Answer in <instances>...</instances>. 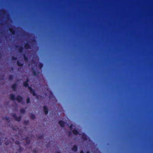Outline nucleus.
<instances>
[{"mask_svg": "<svg viewBox=\"0 0 153 153\" xmlns=\"http://www.w3.org/2000/svg\"><path fill=\"white\" fill-rule=\"evenodd\" d=\"M23 97L19 95H18L16 99V100H17L19 102H21L23 100Z\"/></svg>", "mask_w": 153, "mask_h": 153, "instance_id": "1", "label": "nucleus"}, {"mask_svg": "<svg viewBox=\"0 0 153 153\" xmlns=\"http://www.w3.org/2000/svg\"><path fill=\"white\" fill-rule=\"evenodd\" d=\"M15 47L16 48H19L18 51L20 53H22L23 50V48L22 46H19V45H16Z\"/></svg>", "mask_w": 153, "mask_h": 153, "instance_id": "2", "label": "nucleus"}, {"mask_svg": "<svg viewBox=\"0 0 153 153\" xmlns=\"http://www.w3.org/2000/svg\"><path fill=\"white\" fill-rule=\"evenodd\" d=\"M43 108L45 114L47 115L48 112V110L47 107L46 105H45L43 106Z\"/></svg>", "mask_w": 153, "mask_h": 153, "instance_id": "3", "label": "nucleus"}, {"mask_svg": "<svg viewBox=\"0 0 153 153\" xmlns=\"http://www.w3.org/2000/svg\"><path fill=\"white\" fill-rule=\"evenodd\" d=\"M58 123L62 127H64L65 124V123L64 122L61 120H59L58 122Z\"/></svg>", "mask_w": 153, "mask_h": 153, "instance_id": "4", "label": "nucleus"}, {"mask_svg": "<svg viewBox=\"0 0 153 153\" xmlns=\"http://www.w3.org/2000/svg\"><path fill=\"white\" fill-rule=\"evenodd\" d=\"M81 137L82 139L85 141L87 140L88 138L87 135L84 133H83Z\"/></svg>", "mask_w": 153, "mask_h": 153, "instance_id": "5", "label": "nucleus"}, {"mask_svg": "<svg viewBox=\"0 0 153 153\" xmlns=\"http://www.w3.org/2000/svg\"><path fill=\"white\" fill-rule=\"evenodd\" d=\"M17 87V85L16 83L13 84L11 86L13 90L14 91L16 90Z\"/></svg>", "mask_w": 153, "mask_h": 153, "instance_id": "6", "label": "nucleus"}, {"mask_svg": "<svg viewBox=\"0 0 153 153\" xmlns=\"http://www.w3.org/2000/svg\"><path fill=\"white\" fill-rule=\"evenodd\" d=\"M24 48L25 49H29L31 48L30 45L28 42L25 43L24 45Z\"/></svg>", "mask_w": 153, "mask_h": 153, "instance_id": "7", "label": "nucleus"}, {"mask_svg": "<svg viewBox=\"0 0 153 153\" xmlns=\"http://www.w3.org/2000/svg\"><path fill=\"white\" fill-rule=\"evenodd\" d=\"M9 30L10 33L13 35H14L15 34V31L14 30L13 27L9 28Z\"/></svg>", "mask_w": 153, "mask_h": 153, "instance_id": "8", "label": "nucleus"}, {"mask_svg": "<svg viewBox=\"0 0 153 153\" xmlns=\"http://www.w3.org/2000/svg\"><path fill=\"white\" fill-rule=\"evenodd\" d=\"M25 140L26 141V145H28L30 143V137H25Z\"/></svg>", "mask_w": 153, "mask_h": 153, "instance_id": "9", "label": "nucleus"}, {"mask_svg": "<svg viewBox=\"0 0 153 153\" xmlns=\"http://www.w3.org/2000/svg\"><path fill=\"white\" fill-rule=\"evenodd\" d=\"M71 149L74 152H76L78 150L77 146L76 145H75L73 146Z\"/></svg>", "mask_w": 153, "mask_h": 153, "instance_id": "10", "label": "nucleus"}, {"mask_svg": "<svg viewBox=\"0 0 153 153\" xmlns=\"http://www.w3.org/2000/svg\"><path fill=\"white\" fill-rule=\"evenodd\" d=\"M10 99L12 100H16V98H15V96L14 94H11L10 95Z\"/></svg>", "mask_w": 153, "mask_h": 153, "instance_id": "11", "label": "nucleus"}, {"mask_svg": "<svg viewBox=\"0 0 153 153\" xmlns=\"http://www.w3.org/2000/svg\"><path fill=\"white\" fill-rule=\"evenodd\" d=\"M30 94H32L33 96H37L36 94V93L34 90L32 89L30 91Z\"/></svg>", "mask_w": 153, "mask_h": 153, "instance_id": "12", "label": "nucleus"}, {"mask_svg": "<svg viewBox=\"0 0 153 153\" xmlns=\"http://www.w3.org/2000/svg\"><path fill=\"white\" fill-rule=\"evenodd\" d=\"M30 94H32L33 96H37L36 94V93L34 90L32 89L30 91Z\"/></svg>", "mask_w": 153, "mask_h": 153, "instance_id": "13", "label": "nucleus"}, {"mask_svg": "<svg viewBox=\"0 0 153 153\" xmlns=\"http://www.w3.org/2000/svg\"><path fill=\"white\" fill-rule=\"evenodd\" d=\"M72 131L73 134L75 135H77L78 134H79L78 131L76 129H74V130H73Z\"/></svg>", "mask_w": 153, "mask_h": 153, "instance_id": "14", "label": "nucleus"}, {"mask_svg": "<svg viewBox=\"0 0 153 153\" xmlns=\"http://www.w3.org/2000/svg\"><path fill=\"white\" fill-rule=\"evenodd\" d=\"M32 72L33 73L34 76H36L37 75L36 72L35 70L33 68H32Z\"/></svg>", "mask_w": 153, "mask_h": 153, "instance_id": "15", "label": "nucleus"}, {"mask_svg": "<svg viewBox=\"0 0 153 153\" xmlns=\"http://www.w3.org/2000/svg\"><path fill=\"white\" fill-rule=\"evenodd\" d=\"M17 64L18 66L22 67L23 65V63L20 62L19 61H18L17 62Z\"/></svg>", "mask_w": 153, "mask_h": 153, "instance_id": "16", "label": "nucleus"}, {"mask_svg": "<svg viewBox=\"0 0 153 153\" xmlns=\"http://www.w3.org/2000/svg\"><path fill=\"white\" fill-rule=\"evenodd\" d=\"M22 118V117L21 116H19V117H17L15 119V120L18 121V122H19L21 121Z\"/></svg>", "mask_w": 153, "mask_h": 153, "instance_id": "17", "label": "nucleus"}, {"mask_svg": "<svg viewBox=\"0 0 153 153\" xmlns=\"http://www.w3.org/2000/svg\"><path fill=\"white\" fill-rule=\"evenodd\" d=\"M23 56L24 58L25 61V62H27L28 61V58L27 56H26L25 54H23Z\"/></svg>", "mask_w": 153, "mask_h": 153, "instance_id": "18", "label": "nucleus"}, {"mask_svg": "<svg viewBox=\"0 0 153 153\" xmlns=\"http://www.w3.org/2000/svg\"><path fill=\"white\" fill-rule=\"evenodd\" d=\"M30 118L32 120H34L36 116L34 114H31L30 116Z\"/></svg>", "mask_w": 153, "mask_h": 153, "instance_id": "19", "label": "nucleus"}, {"mask_svg": "<svg viewBox=\"0 0 153 153\" xmlns=\"http://www.w3.org/2000/svg\"><path fill=\"white\" fill-rule=\"evenodd\" d=\"M23 86L25 87H27V86H28L29 85V84L28 82H26L25 81L23 83Z\"/></svg>", "mask_w": 153, "mask_h": 153, "instance_id": "20", "label": "nucleus"}, {"mask_svg": "<svg viewBox=\"0 0 153 153\" xmlns=\"http://www.w3.org/2000/svg\"><path fill=\"white\" fill-rule=\"evenodd\" d=\"M23 148L21 147V146H19V148L18 150V152H19V153H21L23 151Z\"/></svg>", "mask_w": 153, "mask_h": 153, "instance_id": "21", "label": "nucleus"}, {"mask_svg": "<svg viewBox=\"0 0 153 153\" xmlns=\"http://www.w3.org/2000/svg\"><path fill=\"white\" fill-rule=\"evenodd\" d=\"M10 141L9 140L7 139L6 140H5V144L6 146H7L10 143Z\"/></svg>", "mask_w": 153, "mask_h": 153, "instance_id": "22", "label": "nucleus"}, {"mask_svg": "<svg viewBox=\"0 0 153 153\" xmlns=\"http://www.w3.org/2000/svg\"><path fill=\"white\" fill-rule=\"evenodd\" d=\"M20 111L21 113L22 114H25V110L24 108L21 109Z\"/></svg>", "mask_w": 153, "mask_h": 153, "instance_id": "23", "label": "nucleus"}, {"mask_svg": "<svg viewBox=\"0 0 153 153\" xmlns=\"http://www.w3.org/2000/svg\"><path fill=\"white\" fill-rule=\"evenodd\" d=\"M44 136L43 134H40L38 135V138L39 139H41L43 138Z\"/></svg>", "mask_w": 153, "mask_h": 153, "instance_id": "24", "label": "nucleus"}, {"mask_svg": "<svg viewBox=\"0 0 153 153\" xmlns=\"http://www.w3.org/2000/svg\"><path fill=\"white\" fill-rule=\"evenodd\" d=\"M43 66V63H39L38 65L39 67L41 69L42 68Z\"/></svg>", "mask_w": 153, "mask_h": 153, "instance_id": "25", "label": "nucleus"}, {"mask_svg": "<svg viewBox=\"0 0 153 153\" xmlns=\"http://www.w3.org/2000/svg\"><path fill=\"white\" fill-rule=\"evenodd\" d=\"M13 75H10L9 76V79L10 80H13Z\"/></svg>", "mask_w": 153, "mask_h": 153, "instance_id": "26", "label": "nucleus"}, {"mask_svg": "<svg viewBox=\"0 0 153 153\" xmlns=\"http://www.w3.org/2000/svg\"><path fill=\"white\" fill-rule=\"evenodd\" d=\"M26 102L27 103H29L30 102V98L29 97H28L26 100Z\"/></svg>", "mask_w": 153, "mask_h": 153, "instance_id": "27", "label": "nucleus"}, {"mask_svg": "<svg viewBox=\"0 0 153 153\" xmlns=\"http://www.w3.org/2000/svg\"><path fill=\"white\" fill-rule=\"evenodd\" d=\"M12 117H14V118L15 119H15L16 118L17 116L16 115V114H12Z\"/></svg>", "mask_w": 153, "mask_h": 153, "instance_id": "28", "label": "nucleus"}, {"mask_svg": "<svg viewBox=\"0 0 153 153\" xmlns=\"http://www.w3.org/2000/svg\"><path fill=\"white\" fill-rule=\"evenodd\" d=\"M15 143L17 145H20V142L18 140L16 141L15 142Z\"/></svg>", "mask_w": 153, "mask_h": 153, "instance_id": "29", "label": "nucleus"}, {"mask_svg": "<svg viewBox=\"0 0 153 153\" xmlns=\"http://www.w3.org/2000/svg\"><path fill=\"white\" fill-rule=\"evenodd\" d=\"M11 58L13 60H16L17 59V58L16 57H15L14 56H12Z\"/></svg>", "mask_w": 153, "mask_h": 153, "instance_id": "30", "label": "nucleus"}, {"mask_svg": "<svg viewBox=\"0 0 153 153\" xmlns=\"http://www.w3.org/2000/svg\"><path fill=\"white\" fill-rule=\"evenodd\" d=\"M37 151L36 149H33V153H37Z\"/></svg>", "mask_w": 153, "mask_h": 153, "instance_id": "31", "label": "nucleus"}, {"mask_svg": "<svg viewBox=\"0 0 153 153\" xmlns=\"http://www.w3.org/2000/svg\"><path fill=\"white\" fill-rule=\"evenodd\" d=\"M24 123L25 124H27L28 123H29V121H28V120H26V121H25L24 122Z\"/></svg>", "mask_w": 153, "mask_h": 153, "instance_id": "32", "label": "nucleus"}, {"mask_svg": "<svg viewBox=\"0 0 153 153\" xmlns=\"http://www.w3.org/2000/svg\"><path fill=\"white\" fill-rule=\"evenodd\" d=\"M4 119L5 120H7V121L8 120H9V117H5L4 118Z\"/></svg>", "mask_w": 153, "mask_h": 153, "instance_id": "33", "label": "nucleus"}, {"mask_svg": "<svg viewBox=\"0 0 153 153\" xmlns=\"http://www.w3.org/2000/svg\"><path fill=\"white\" fill-rule=\"evenodd\" d=\"M27 87H28V89L30 91L33 89L31 86H29V85L28 86H27Z\"/></svg>", "mask_w": 153, "mask_h": 153, "instance_id": "34", "label": "nucleus"}, {"mask_svg": "<svg viewBox=\"0 0 153 153\" xmlns=\"http://www.w3.org/2000/svg\"><path fill=\"white\" fill-rule=\"evenodd\" d=\"M73 127V125L72 124H71L70 126V128L71 130H72Z\"/></svg>", "mask_w": 153, "mask_h": 153, "instance_id": "35", "label": "nucleus"}, {"mask_svg": "<svg viewBox=\"0 0 153 153\" xmlns=\"http://www.w3.org/2000/svg\"><path fill=\"white\" fill-rule=\"evenodd\" d=\"M29 79L28 78H27L26 79V80L25 81L26 82H27L28 83V82H29Z\"/></svg>", "mask_w": 153, "mask_h": 153, "instance_id": "36", "label": "nucleus"}, {"mask_svg": "<svg viewBox=\"0 0 153 153\" xmlns=\"http://www.w3.org/2000/svg\"><path fill=\"white\" fill-rule=\"evenodd\" d=\"M1 138L0 137V145H1L2 144V142H1Z\"/></svg>", "mask_w": 153, "mask_h": 153, "instance_id": "37", "label": "nucleus"}, {"mask_svg": "<svg viewBox=\"0 0 153 153\" xmlns=\"http://www.w3.org/2000/svg\"><path fill=\"white\" fill-rule=\"evenodd\" d=\"M80 153H84L83 150H82L80 152Z\"/></svg>", "mask_w": 153, "mask_h": 153, "instance_id": "38", "label": "nucleus"}, {"mask_svg": "<svg viewBox=\"0 0 153 153\" xmlns=\"http://www.w3.org/2000/svg\"><path fill=\"white\" fill-rule=\"evenodd\" d=\"M11 69L12 70H14V68L13 67H11Z\"/></svg>", "mask_w": 153, "mask_h": 153, "instance_id": "39", "label": "nucleus"}, {"mask_svg": "<svg viewBox=\"0 0 153 153\" xmlns=\"http://www.w3.org/2000/svg\"><path fill=\"white\" fill-rule=\"evenodd\" d=\"M86 153H90V152L89 151H87Z\"/></svg>", "mask_w": 153, "mask_h": 153, "instance_id": "40", "label": "nucleus"}, {"mask_svg": "<svg viewBox=\"0 0 153 153\" xmlns=\"http://www.w3.org/2000/svg\"><path fill=\"white\" fill-rule=\"evenodd\" d=\"M71 131H70L69 132V135H70V134H71Z\"/></svg>", "mask_w": 153, "mask_h": 153, "instance_id": "41", "label": "nucleus"}, {"mask_svg": "<svg viewBox=\"0 0 153 153\" xmlns=\"http://www.w3.org/2000/svg\"><path fill=\"white\" fill-rule=\"evenodd\" d=\"M19 80H20L19 79H18L16 81L17 82H19Z\"/></svg>", "mask_w": 153, "mask_h": 153, "instance_id": "42", "label": "nucleus"}, {"mask_svg": "<svg viewBox=\"0 0 153 153\" xmlns=\"http://www.w3.org/2000/svg\"><path fill=\"white\" fill-rule=\"evenodd\" d=\"M56 153H61L60 152H58Z\"/></svg>", "mask_w": 153, "mask_h": 153, "instance_id": "43", "label": "nucleus"}, {"mask_svg": "<svg viewBox=\"0 0 153 153\" xmlns=\"http://www.w3.org/2000/svg\"><path fill=\"white\" fill-rule=\"evenodd\" d=\"M1 58V54H0V59Z\"/></svg>", "mask_w": 153, "mask_h": 153, "instance_id": "44", "label": "nucleus"}, {"mask_svg": "<svg viewBox=\"0 0 153 153\" xmlns=\"http://www.w3.org/2000/svg\"><path fill=\"white\" fill-rule=\"evenodd\" d=\"M36 97H37V98H38V96H37Z\"/></svg>", "mask_w": 153, "mask_h": 153, "instance_id": "45", "label": "nucleus"}, {"mask_svg": "<svg viewBox=\"0 0 153 153\" xmlns=\"http://www.w3.org/2000/svg\"><path fill=\"white\" fill-rule=\"evenodd\" d=\"M33 41H35V39H33Z\"/></svg>", "mask_w": 153, "mask_h": 153, "instance_id": "46", "label": "nucleus"}, {"mask_svg": "<svg viewBox=\"0 0 153 153\" xmlns=\"http://www.w3.org/2000/svg\"><path fill=\"white\" fill-rule=\"evenodd\" d=\"M51 94H53V93H52V92H51Z\"/></svg>", "mask_w": 153, "mask_h": 153, "instance_id": "47", "label": "nucleus"}, {"mask_svg": "<svg viewBox=\"0 0 153 153\" xmlns=\"http://www.w3.org/2000/svg\"><path fill=\"white\" fill-rule=\"evenodd\" d=\"M16 153H17V152H16Z\"/></svg>", "mask_w": 153, "mask_h": 153, "instance_id": "48", "label": "nucleus"}]
</instances>
